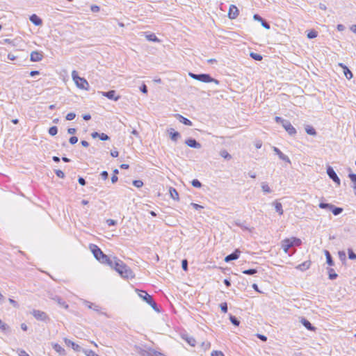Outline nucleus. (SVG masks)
Returning <instances> with one entry per match:
<instances>
[{
    "label": "nucleus",
    "instance_id": "4",
    "mask_svg": "<svg viewBox=\"0 0 356 356\" xmlns=\"http://www.w3.org/2000/svg\"><path fill=\"white\" fill-rule=\"evenodd\" d=\"M72 76L78 88L81 89L88 90L89 87L88 82L84 78L79 76L78 73L76 70L72 71Z\"/></svg>",
    "mask_w": 356,
    "mask_h": 356
},
{
    "label": "nucleus",
    "instance_id": "13",
    "mask_svg": "<svg viewBox=\"0 0 356 356\" xmlns=\"http://www.w3.org/2000/svg\"><path fill=\"white\" fill-rule=\"evenodd\" d=\"M273 151L274 152L279 156V158L282 160V161H284L289 163H291V161L289 158L288 156L284 154L279 148L276 147H273Z\"/></svg>",
    "mask_w": 356,
    "mask_h": 356
},
{
    "label": "nucleus",
    "instance_id": "33",
    "mask_svg": "<svg viewBox=\"0 0 356 356\" xmlns=\"http://www.w3.org/2000/svg\"><path fill=\"white\" fill-rule=\"evenodd\" d=\"M328 275H329V279L330 280H335L338 275L334 272L333 268H328Z\"/></svg>",
    "mask_w": 356,
    "mask_h": 356
},
{
    "label": "nucleus",
    "instance_id": "12",
    "mask_svg": "<svg viewBox=\"0 0 356 356\" xmlns=\"http://www.w3.org/2000/svg\"><path fill=\"white\" fill-rule=\"evenodd\" d=\"M42 58L43 55L42 52L35 51L31 53L30 60L33 62L40 61L42 60Z\"/></svg>",
    "mask_w": 356,
    "mask_h": 356
},
{
    "label": "nucleus",
    "instance_id": "63",
    "mask_svg": "<svg viewBox=\"0 0 356 356\" xmlns=\"http://www.w3.org/2000/svg\"><path fill=\"white\" fill-rule=\"evenodd\" d=\"M140 90L144 93V94H147V87L145 84H143L140 87Z\"/></svg>",
    "mask_w": 356,
    "mask_h": 356
},
{
    "label": "nucleus",
    "instance_id": "9",
    "mask_svg": "<svg viewBox=\"0 0 356 356\" xmlns=\"http://www.w3.org/2000/svg\"><path fill=\"white\" fill-rule=\"evenodd\" d=\"M185 143L190 147L200 149L202 147L201 144L194 138H188L186 140Z\"/></svg>",
    "mask_w": 356,
    "mask_h": 356
},
{
    "label": "nucleus",
    "instance_id": "58",
    "mask_svg": "<svg viewBox=\"0 0 356 356\" xmlns=\"http://www.w3.org/2000/svg\"><path fill=\"white\" fill-rule=\"evenodd\" d=\"M90 10L93 13H97L99 11L100 8L97 5H92L90 7Z\"/></svg>",
    "mask_w": 356,
    "mask_h": 356
},
{
    "label": "nucleus",
    "instance_id": "19",
    "mask_svg": "<svg viewBox=\"0 0 356 356\" xmlns=\"http://www.w3.org/2000/svg\"><path fill=\"white\" fill-rule=\"evenodd\" d=\"M301 323L308 330L315 331L316 327L312 325V323L306 318H302L300 320Z\"/></svg>",
    "mask_w": 356,
    "mask_h": 356
},
{
    "label": "nucleus",
    "instance_id": "16",
    "mask_svg": "<svg viewBox=\"0 0 356 356\" xmlns=\"http://www.w3.org/2000/svg\"><path fill=\"white\" fill-rule=\"evenodd\" d=\"M291 247H293V244L289 238H286L282 241V248L285 253H287Z\"/></svg>",
    "mask_w": 356,
    "mask_h": 356
},
{
    "label": "nucleus",
    "instance_id": "39",
    "mask_svg": "<svg viewBox=\"0 0 356 356\" xmlns=\"http://www.w3.org/2000/svg\"><path fill=\"white\" fill-rule=\"evenodd\" d=\"M220 155L225 159L229 160L232 159V156L225 149L220 151Z\"/></svg>",
    "mask_w": 356,
    "mask_h": 356
},
{
    "label": "nucleus",
    "instance_id": "38",
    "mask_svg": "<svg viewBox=\"0 0 356 356\" xmlns=\"http://www.w3.org/2000/svg\"><path fill=\"white\" fill-rule=\"evenodd\" d=\"M242 273L245 275H253L257 273V270L255 268H250V269L244 270L242 271Z\"/></svg>",
    "mask_w": 356,
    "mask_h": 356
},
{
    "label": "nucleus",
    "instance_id": "61",
    "mask_svg": "<svg viewBox=\"0 0 356 356\" xmlns=\"http://www.w3.org/2000/svg\"><path fill=\"white\" fill-rule=\"evenodd\" d=\"M339 257L341 261H346V253L343 251L339 252Z\"/></svg>",
    "mask_w": 356,
    "mask_h": 356
},
{
    "label": "nucleus",
    "instance_id": "55",
    "mask_svg": "<svg viewBox=\"0 0 356 356\" xmlns=\"http://www.w3.org/2000/svg\"><path fill=\"white\" fill-rule=\"evenodd\" d=\"M235 224L237 226L241 227L244 230H249V228L248 227H246L245 225H244L243 223H241L240 221H236Z\"/></svg>",
    "mask_w": 356,
    "mask_h": 356
},
{
    "label": "nucleus",
    "instance_id": "6",
    "mask_svg": "<svg viewBox=\"0 0 356 356\" xmlns=\"http://www.w3.org/2000/svg\"><path fill=\"white\" fill-rule=\"evenodd\" d=\"M327 174L330 179H331L337 185H340L341 181L334 169L331 166L327 168Z\"/></svg>",
    "mask_w": 356,
    "mask_h": 356
},
{
    "label": "nucleus",
    "instance_id": "42",
    "mask_svg": "<svg viewBox=\"0 0 356 356\" xmlns=\"http://www.w3.org/2000/svg\"><path fill=\"white\" fill-rule=\"evenodd\" d=\"M191 184L193 187L195 188H200L202 186L201 182L197 179L192 180Z\"/></svg>",
    "mask_w": 356,
    "mask_h": 356
},
{
    "label": "nucleus",
    "instance_id": "8",
    "mask_svg": "<svg viewBox=\"0 0 356 356\" xmlns=\"http://www.w3.org/2000/svg\"><path fill=\"white\" fill-rule=\"evenodd\" d=\"M282 127L290 136H294L296 134V129L293 127L289 120H286Z\"/></svg>",
    "mask_w": 356,
    "mask_h": 356
},
{
    "label": "nucleus",
    "instance_id": "50",
    "mask_svg": "<svg viewBox=\"0 0 356 356\" xmlns=\"http://www.w3.org/2000/svg\"><path fill=\"white\" fill-rule=\"evenodd\" d=\"M181 267H182V269L184 271H187L188 270V261L186 259H183L182 260V261H181Z\"/></svg>",
    "mask_w": 356,
    "mask_h": 356
},
{
    "label": "nucleus",
    "instance_id": "17",
    "mask_svg": "<svg viewBox=\"0 0 356 356\" xmlns=\"http://www.w3.org/2000/svg\"><path fill=\"white\" fill-rule=\"evenodd\" d=\"M138 295L147 303V301H150L152 299V297L149 295L145 291L143 290H137Z\"/></svg>",
    "mask_w": 356,
    "mask_h": 356
},
{
    "label": "nucleus",
    "instance_id": "20",
    "mask_svg": "<svg viewBox=\"0 0 356 356\" xmlns=\"http://www.w3.org/2000/svg\"><path fill=\"white\" fill-rule=\"evenodd\" d=\"M176 118H177V119L180 122L183 123L185 125H187V126H192L193 125V123H192V122L190 120H188V118L182 116L180 114H177Z\"/></svg>",
    "mask_w": 356,
    "mask_h": 356
},
{
    "label": "nucleus",
    "instance_id": "45",
    "mask_svg": "<svg viewBox=\"0 0 356 356\" xmlns=\"http://www.w3.org/2000/svg\"><path fill=\"white\" fill-rule=\"evenodd\" d=\"M220 309L221 311L223 312V313H227V309H228V307H227V302H222L220 305Z\"/></svg>",
    "mask_w": 356,
    "mask_h": 356
},
{
    "label": "nucleus",
    "instance_id": "14",
    "mask_svg": "<svg viewBox=\"0 0 356 356\" xmlns=\"http://www.w3.org/2000/svg\"><path fill=\"white\" fill-rule=\"evenodd\" d=\"M49 298L56 302L60 307H64L65 309L68 308V305L59 296L51 295Z\"/></svg>",
    "mask_w": 356,
    "mask_h": 356
},
{
    "label": "nucleus",
    "instance_id": "11",
    "mask_svg": "<svg viewBox=\"0 0 356 356\" xmlns=\"http://www.w3.org/2000/svg\"><path fill=\"white\" fill-rule=\"evenodd\" d=\"M238 15V9L234 5H231L228 12V17L229 19H235Z\"/></svg>",
    "mask_w": 356,
    "mask_h": 356
},
{
    "label": "nucleus",
    "instance_id": "30",
    "mask_svg": "<svg viewBox=\"0 0 356 356\" xmlns=\"http://www.w3.org/2000/svg\"><path fill=\"white\" fill-rule=\"evenodd\" d=\"M261 186L264 193H270L272 192L271 188L269 187L266 182H261Z\"/></svg>",
    "mask_w": 356,
    "mask_h": 356
},
{
    "label": "nucleus",
    "instance_id": "27",
    "mask_svg": "<svg viewBox=\"0 0 356 356\" xmlns=\"http://www.w3.org/2000/svg\"><path fill=\"white\" fill-rule=\"evenodd\" d=\"M348 177L353 182V188L354 189V193L356 195V174L354 173H349Z\"/></svg>",
    "mask_w": 356,
    "mask_h": 356
},
{
    "label": "nucleus",
    "instance_id": "21",
    "mask_svg": "<svg viewBox=\"0 0 356 356\" xmlns=\"http://www.w3.org/2000/svg\"><path fill=\"white\" fill-rule=\"evenodd\" d=\"M29 19L35 26H40L42 24V20L35 14L31 15Z\"/></svg>",
    "mask_w": 356,
    "mask_h": 356
},
{
    "label": "nucleus",
    "instance_id": "62",
    "mask_svg": "<svg viewBox=\"0 0 356 356\" xmlns=\"http://www.w3.org/2000/svg\"><path fill=\"white\" fill-rule=\"evenodd\" d=\"M211 356H225L224 354L221 351L213 350L211 354Z\"/></svg>",
    "mask_w": 356,
    "mask_h": 356
},
{
    "label": "nucleus",
    "instance_id": "22",
    "mask_svg": "<svg viewBox=\"0 0 356 356\" xmlns=\"http://www.w3.org/2000/svg\"><path fill=\"white\" fill-rule=\"evenodd\" d=\"M170 138L172 140L176 142L179 138H181V135L178 131H175L173 129L170 130Z\"/></svg>",
    "mask_w": 356,
    "mask_h": 356
},
{
    "label": "nucleus",
    "instance_id": "37",
    "mask_svg": "<svg viewBox=\"0 0 356 356\" xmlns=\"http://www.w3.org/2000/svg\"><path fill=\"white\" fill-rule=\"evenodd\" d=\"M289 240H291V243L293 244V246H299L301 245L302 241L300 238L292 237L289 238Z\"/></svg>",
    "mask_w": 356,
    "mask_h": 356
},
{
    "label": "nucleus",
    "instance_id": "54",
    "mask_svg": "<svg viewBox=\"0 0 356 356\" xmlns=\"http://www.w3.org/2000/svg\"><path fill=\"white\" fill-rule=\"evenodd\" d=\"M99 138L101 140H109L110 138H109V136L107 134H106L104 133H102V134H99Z\"/></svg>",
    "mask_w": 356,
    "mask_h": 356
},
{
    "label": "nucleus",
    "instance_id": "49",
    "mask_svg": "<svg viewBox=\"0 0 356 356\" xmlns=\"http://www.w3.org/2000/svg\"><path fill=\"white\" fill-rule=\"evenodd\" d=\"M0 328L2 330L6 331L9 329V326L0 319Z\"/></svg>",
    "mask_w": 356,
    "mask_h": 356
},
{
    "label": "nucleus",
    "instance_id": "47",
    "mask_svg": "<svg viewBox=\"0 0 356 356\" xmlns=\"http://www.w3.org/2000/svg\"><path fill=\"white\" fill-rule=\"evenodd\" d=\"M348 258L350 259H356V254L353 251L352 249H348Z\"/></svg>",
    "mask_w": 356,
    "mask_h": 356
},
{
    "label": "nucleus",
    "instance_id": "5",
    "mask_svg": "<svg viewBox=\"0 0 356 356\" xmlns=\"http://www.w3.org/2000/svg\"><path fill=\"white\" fill-rule=\"evenodd\" d=\"M31 314L38 321L47 322L50 320L49 316L44 312H42L41 310L33 309Z\"/></svg>",
    "mask_w": 356,
    "mask_h": 356
},
{
    "label": "nucleus",
    "instance_id": "36",
    "mask_svg": "<svg viewBox=\"0 0 356 356\" xmlns=\"http://www.w3.org/2000/svg\"><path fill=\"white\" fill-rule=\"evenodd\" d=\"M229 320L231 323L235 326H238L240 324V321L234 316L230 315Z\"/></svg>",
    "mask_w": 356,
    "mask_h": 356
},
{
    "label": "nucleus",
    "instance_id": "48",
    "mask_svg": "<svg viewBox=\"0 0 356 356\" xmlns=\"http://www.w3.org/2000/svg\"><path fill=\"white\" fill-rule=\"evenodd\" d=\"M186 340L188 342V343L189 345H191V346H195V339L194 338H193V337H187V338H186Z\"/></svg>",
    "mask_w": 356,
    "mask_h": 356
},
{
    "label": "nucleus",
    "instance_id": "43",
    "mask_svg": "<svg viewBox=\"0 0 356 356\" xmlns=\"http://www.w3.org/2000/svg\"><path fill=\"white\" fill-rule=\"evenodd\" d=\"M147 304H149L155 311H159L157 304L153 298L150 301H147Z\"/></svg>",
    "mask_w": 356,
    "mask_h": 356
},
{
    "label": "nucleus",
    "instance_id": "60",
    "mask_svg": "<svg viewBox=\"0 0 356 356\" xmlns=\"http://www.w3.org/2000/svg\"><path fill=\"white\" fill-rule=\"evenodd\" d=\"M100 176L102 179L106 180L108 177V173L107 171H102L100 174Z\"/></svg>",
    "mask_w": 356,
    "mask_h": 356
},
{
    "label": "nucleus",
    "instance_id": "40",
    "mask_svg": "<svg viewBox=\"0 0 356 356\" xmlns=\"http://www.w3.org/2000/svg\"><path fill=\"white\" fill-rule=\"evenodd\" d=\"M48 133L49 135L54 136L57 134L58 133V128L56 126L51 127L49 129Z\"/></svg>",
    "mask_w": 356,
    "mask_h": 356
},
{
    "label": "nucleus",
    "instance_id": "46",
    "mask_svg": "<svg viewBox=\"0 0 356 356\" xmlns=\"http://www.w3.org/2000/svg\"><path fill=\"white\" fill-rule=\"evenodd\" d=\"M133 185L136 188H140L143 185V182L141 180H134L133 181Z\"/></svg>",
    "mask_w": 356,
    "mask_h": 356
},
{
    "label": "nucleus",
    "instance_id": "44",
    "mask_svg": "<svg viewBox=\"0 0 356 356\" xmlns=\"http://www.w3.org/2000/svg\"><path fill=\"white\" fill-rule=\"evenodd\" d=\"M318 35V33L316 31H311L307 33V38L309 39H313L316 38Z\"/></svg>",
    "mask_w": 356,
    "mask_h": 356
},
{
    "label": "nucleus",
    "instance_id": "52",
    "mask_svg": "<svg viewBox=\"0 0 356 356\" xmlns=\"http://www.w3.org/2000/svg\"><path fill=\"white\" fill-rule=\"evenodd\" d=\"M76 114L74 113H69L66 115L65 118L67 120H72L75 118Z\"/></svg>",
    "mask_w": 356,
    "mask_h": 356
},
{
    "label": "nucleus",
    "instance_id": "53",
    "mask_svg": "<svg viewBox=\"0 0 356 356\" xmlns=\"http://www.w3.org/2000/svg\"><path fill=\"white\" fill-rule=\"evenodd\" d=\"M275 120L276 122L281 124L282 125L284 124V123L286 121V120L283 119L281 117L276 116L275 118Z\"/></svg>",
    "mask_w": 356,
    "mask_h": 356
},
{
    "label": "nucleus",
    "instance_id": "18",
    "mask_svg": "<svg viewBox=\"0 0 356 356\" xmlns=\"http://www.w3.org/2000/svg\"><path fill=\"white\" fill-rule=\"evenodd\" d=\"M339 65L343 69L344 76L346 77V79L349 80L353 78V73L348 68V67L343 63H339Z\"/></svg>",
    "mask_w": 356,
    "mask_h": 356
},
{
    "label": "nucleus",
    "instance_id": "32",
    "mask_svg": "<svg viewBox=\"0 0 356 356\" xmlns=\"http://www.w3.org/2000/svg\"><path fill=\"white\" fill-rule=\"evenodd\" d=\"M170 194L173 200H177L179 199V194L177 190L174 188H170Z\"/></svg>",
    "mask_w": 356,
    "mask_h": 356
},
{
    "label": "nucleus",
    "instance_id": "41",
    "mask_svg": "<svg viewBox=\"0 0 356 356\" xmlns=\"http://www.w3.org/2000/svg\"><path fill=\"white\" fill-rule=\"evenodd\" d=\"M332 205V204L321 202L318 206L321 209L330 210Z\"/></svg>",
    "mask_w": 356,
    "mask_h": 356
},
{
    "label": "nucleus",
    "instance_id": "7",
    "mask_svg": "<svg viewBox=\"0 0 356 356\" xmlns=\"http://www.w3.org/2000/svg\"><path fill=\"white\" fill-rule=\"evenodd\" d=\"M101 93L102 96L106 97L109 99L114 100L115 102L120 98V95H116V92L115 90H111L107 92H102Z\"/></svg>",
    "mask_w": 356,
    "mask_h": 356
},
{
    "label": "nucleus",
    "instance_id": "26",
    "mask_svg": "<svg viewBox=\"0 0 356 356\" xmlns=\"http://www.w3.org/2000/svg\"><path fill=\"white\" fill-rule=\"evenodd\" d=\"M343 208L335 207L333 204L332 205V207L330 209V211L332 212V213L334 216L339 215L340 213H341L343 212Z\"/></svg>",
    "mask_w": 356,
    "mask_h": 356
},
{
    "label": "nucleus",
    "instance_id": "29",
    "mask_svg": "<svg viewBox=\"0 0 356 356\" xmlns=\"http://www.w3.org/2000/svg\"><path fill=\"white\" fill-rule=\"evenodd\" d=\"M274 205H275V209L276 212H277L280 216L282 215L284 213V211L282 209V204L280 202H278L276 201L274 203Z\"/></svg>",
    "mask_w": 356,
    "mask_h": 356
},
{
    "label": "nucleus",
    "instance_id": "56",
    "mask_svg": "<svg viewBox=\"0 0 356 356\" xmlns=\"http://www.w3.org/2000/svg\"><path fill=\"white\" fill-rule=\"evenodd\" d=\"M106 223L108 226H115L117 224V221L113 219H108Z\"/></svg>",
    "mask_w": 356,
    "mask_h": 356
},
{
    "label": "nucleus",
    "instance_id": "64",
    "mask_svg": "<svg viewBox=\"0 0 356 356\" xmlns=\"http://www.w3.org/2000/svg\"><path fill=\"white\" fill-rule=\"evenodd\" d=\"M261 25L264 28H265L266 29H270V24H268V22H267L266 21H265L264 19L261 22Z\"/></svg>",
    "mask_w": 356,
    "mask_h": 356
},
{
    "label": "nucleus",
    "instance_id": "31",
    "mask_svg": "<svg viewBox=\"0 0 356 356\" xmlns=\"http://www.w3.org/2000/svg\"><path fill=\"white\" fill-rule=\"evenodd\" d=\"M145 37L148 41H152V42H160L159 39L154 33L147 34Z\"/></svg>",
    "mask_w": 356,
    "mask_h": 356
},
{
    "label": "nucleus",
    "instance_id": "2",
    "mask_svg": "<svg viewBox=\"0 0 356 356\" xmlns=\"http://www.w3.org/2000/svg\"><path fill=\"white\" fill-rule=\"evenodd\" d=\"M90 250L93 254L94 257L102 264H108L112 259L105 254L102 250L95 244L90 245Z\"/></svg>",
    "mask_w": 356,
    "mask_h": 356
},
{
    "label": "nucleus",
    "instance_id": "28",
    "mask_svg": "<svg viewBox=\"0 0 356 356\" xmlns=\"http://www.w3.org/2000/svg\"><path fill=\"white\" fill-rule=\"evenodd\" d=\"M305 131L307 134L311 136H316L317 134L315 129L310 125H307L305 127Z\"/></svg>",
    "mask_w": 356,
    "mask_h": 356
},
{
    "label": "nucleus",
    "instance_id": "25",
    "mask_svg": "<svg viewBox=\"0 0 356 356\" xmlns=\"http://www.w3.org/2000/svg\"><path fill=\"white\" fill-rule=\"evenodd\" d=\"M52 347L55 351L58 353L60 355H65V349L58 343H53Z\"/></svg>",
    "mask_w": 356,
    "mask_h": 356
},
{
    "label": "nucleus",
    "instance_id": "57",
    "mask_svg": "<svg viewBox=\"0 0 356 356\" xmlns=\"http://www.w3.org/2000/svg\"><path fill=\"white\" fill-rule=\"evenodd\" d=\"M8 301L15 308L19 307V304L15 300H13L12 298H9Z\"/></svg>",
    "mask_w": 356,
    "mask_h": 356
},
{
    "label": "nucleus",
    "instance_id": "10",
    "mask_svg": "<svg viewBox=\"0 0 356 356\" xmlns=\"http://www.w3.org/2000/svg\"><path fill=\"white\" fill-rule=\"evenodd\" d=\"M240 253H241V252L239 250H236L232 253L227 255L225 257L224 260L225 262H229V261H232L234 260H236L239 257Z\"/></svg>",
    "mask_w": 356,
    "mask_h": 356
},
{
    "label": "nucleus",
    "instance_id": "24",
    "mask_svg": "<svg viewBox=\"0 0 356 356\" xmlns=\"http://www.w3.org/2000/svg\"><path fill=\"white\" fill-rule=\"evenodd\" d=\"M311 262L309 261H305L300 264H299L296 268L302 271L306 270L310 266Z\"/></svg>",
    "mask_w": 356,
    "mask_h": 356
},
{
    "label": "nucleus",
    "instance_id": "51",
    "mask_svg": "<svg viewBox=\"0 0 356 356\" xmlns=\"http://www.w3.org/2000/svg\"><path fill=\"white\" fill-rule=\"evenodd\" d=\"M55 173L56 176L58 177L59 178L63 179L65 177V173L60 170H55Z\"/></svg>",
    "mask_w": 356,
    "mask_h": 356
},
{
    "label": "nucleus",
    "instance_id": "1",
    "mask_svg": "<svg viewBox=\"0 0 356 356\" xmlns=\"http://www.w3.org/2000/svg\"><path fill=\"white\" fill-rule=\"evenodd\" d=\"M111 268L117 271L123 278H133L134 274L131 269L126 265L122 260L116 257L112 258L108 264Z\"/></svg>",
    "mask_w": 356,
    "mask_h": 356
},
{
    "label": "nucleus",
    "instance_id": "3",
    "mask_svg": "<svg viewBox=\"0 0 356 356\" xmlns=\"http://www.w3.org/2000/svg\"><path fill=\"white\" fill-rule=\"evenodd\" d=\"M188 75L193 79L200 81L203 83H210L213 82L216 84H219V81L213 79L209 74H195L193 72H189Z\"/></svg>",
    "mask_w": 356,
    "mask_h": 356
},
{
    "label": "nucleus",
    "instance_id": "59",
    "mask_svg": "<svg viewBox=\"0 0 356 356\" xmlns=\"http://www.w3.org/2000/svg\"><path fill=\"white\" fill-rule=\"evenodd\" d=\"M78 141V138L76 136H72L70 138L69 142L72 145H74Z\"/></svg>",
    "mask_w": 356,
    "mask_h": 356
},
{
    "label": "nucleus",
    "instance_id": "34",
    "mask_svg": "<svg viewBox=\"0 0 356 356\" xmlns=\"http://www.w3.org/2000/svg\"><path fill=\"white\" fill-rule=\"evenodd\" d=\"M82 352L86 355V356H99V355H97V353H95L93 350H88V349H84L83 348L82 349Z\"/></svg>",
    "mask_w": 356,
    "mask_h": 356
},
{
    "label": "nucleus",
    "instance_id": "35",
    "mask_svg": "<svg viewBox=\"0 0 356 356\" xmlns=\"http://www.w3.org/2000/svg\"><path fill=\"white\" fill-rule=\"evenodd\" d=\"M250 56L252 58L257 61H260L263 58L261 55L254 52H250Z\"/></svg>",
    "mask_w": 356,
    "mask_h": 356
},
{
    "label": "nucleus",
    "instance_id": "23",
    "mask_svg": "<svg viewBox=\"0 0 356 356\" xmlns=\"http://www.w3.org/2000/svg\"><path fill=\"white\" fill-rule=\"evenodd\" d=\"M325 252V257H326V262L327 264L332 266H334V261L332 259V255L330 253V252L328 250H325L324 251Z\"/></svg>",
    "mask_w": 356,
    "mask_h": 356
},
{
    "label": "nucleus",
    "instance_id": "15",
    "mask_svg": "<svg viewBox=\"0 0 356 356\" xmlns=\"http://www.w3.org/2000/svg\"><path fill=\"white\" fill-rule=\"evenodd\" d=\"M64 341L67 346H71L73 348V350H74L75 351H81V350L82 351L83 348L79 345L75 343L70 339L65 338Z\"/></svg>",
    "mask_w": 356,
    "mask_h": 356
}]
</instances>
